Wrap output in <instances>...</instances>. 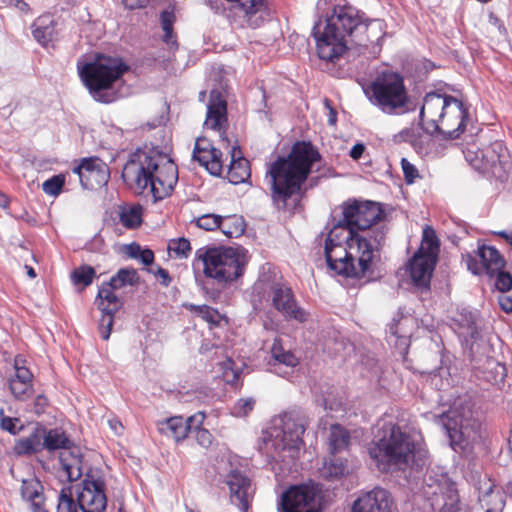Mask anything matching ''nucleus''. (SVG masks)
<instances>
[{
  "mask_svg": "<svg viewBox=\"0 0 512 512\" xmlns=\"http://www.w3.org/2000/svg\"><path fill=\"white\" fill-rule=\"evenodd\" d=\"M368 25L365 14L350 5H333L328 8L312 28L319 58L335 62L350 45L366 46L363 35Z\"/></svg>",
  "mask_w": 512,
  "mask_h": 512,
  "instance_id": "nucleus-1",
  "label": "nucleus"
},
{
  "mask_svg": "<svg viewBox=\"0 0 512 512\" xmlns=\"http://www.w3.org/2000/svg\"><path fill=\"white\" fill-rule=\"evenodd\" d=\"M373 434L368 453L379 470H418L426 464L427 451L417 447L411 436L392 421L380 419Z\"/></svg>",
  "mask_w": 512,
  "mask_h": 512,
  "instance_id": "nucleus-2",
  "label": "nucleus"
},
{
  "mask_svg": "<svg viewBox=\"0 0 512 512\" xmlns=\"http://www.w3.org/2000/svg\"><path fill=\"white\" fill-rule=\"evenodd\" d=\"M124 181L137 193L148 190L155 201L169 196L178 181L176 164L166 155L154 150L138 149L124 165Z\"/></svg>",
  "mask_w": 512,
  "mask_h": 512,
  "instance_id": "nucleus-3",
  "label": "nucleus"
},
{
  "mask_svg": "<svg viewBox=\"0 0 512 512\" xmlns=\"http://www.w3.org/2000/svg\"><path fill=\"white\" fill-rule=\"evenodd\" d=\"M370 103L389 115H403L413 112L420 107L419 119L423 121L426 108L441 106L440 123L437 130L446 139H457L468 125L472 126V112L463 98H368Z\"/></svg>",
  "mask_w": 512,
  "mask_h": 512,
  "instance_id": "nucleus-4",
  "label": "nucleus"
},
{
  "mask_svg": "<svg viewBox=\"0 0 512 512\" xmlns=\"http://www.w3.org/2000/svg\"><path fill=\"white\" fill-rule=\"evenodd\" d=\"M320 160L319 152L309 142H297L287 157H279L269 167L272 199L281 207L287 200L300 192L315 162Z\"/></svg>",
  "mask_w": 512,
  "mask_h": 512,
  "instance_id": "nucleus-5",
  "label": "nucleus"
},
{
  "mask_svg": "<svg viewBox=\"0 0 512 512\" xmlns=\"http://www.w3.org/2000/svg\"><path fill=\"white\" fill-rule=\"evenodd\" d=\"M308 425L305 413L293 409L275 417L263 432L261 452L270 462L290 463L303 445V434Z\"/></svg>",
  "mask_w": 512,
  "mask_h": 512,
  "instance_id": "nucleus-6",
  "label": "nucleus"
},
{
  "mask_svg": "<svg viewBox=\"0 0 512 512\" xmlns=\"http://www.w3.org/2000/svg\"><path fill=\"white\" fill-rule=\"evenodd\" d=\"M431 419L443 429L450 447L458 453L470 446L480 429L475 403L469 394L458 396L447 411L431 414Z\"/></svg>",
  "mask_w": 512,
  "mask_h": 512,
  "instance_id": "nucleus-7",
  "label": "nucleus"
},
{
  "mask_svg": "<svg viewBox=\"0 0 512 512\" xmlns=\"http://www.w3.org/2000/svg\"><path fill=\"white\" fill-rule=\"evenodd\" d=\"M246 263V250L242 247L204 246L196 250L192 268L196 280L203 272L207 278L223 284L239 278Z\"/></svg>",
  "mask_w": 512,
  "mask_h": 512,
  "instance_id": "nucleus-8",
  "label": "nucleus"
},
{
  "mask_svg": "<svg viewBox=\"0 0 512 512\" xmlns=\"http://www.w3.org/2000/svg\"><path fill=\"white\" fill-rule=\"evenodd\" d=\"M348 235V259L353 271H349L351 278L370 277L373 274L375 259L378 251L385 242L386 229L381 226L369 232Z\"/></svg>",
  "mask_w": 512,
  "mask_h": 512,
  "instance_id": "nucleus-9",
  "label": "nucleus"
},
{
  "mask_svg": "<svg viewBox=\"0 0 512 512\" xmlns=\"http://www.w3.org/2000/svg\"><path fill=\"white\" fill-rule=\"evenodd\" d=\"M79 75L90 92L110 89L129 70L121 58L97 54L91 62L78 65Z\"/></svg>",
  "mask_w": 512,
  "mask_h": 512,
  "instance_id": "nucleus-10",
  "label": "nucleus"
},
{
  "mask_svg": "<svg viewBox=\"0 0 512 512\" xmlns=\"http://www.w3.org/2000/svg\"><path fill=\"white\" fill-rule=\"evenodd\" d=\"M254 289L264 291L266 301L286 320H295L298 323L308 320L309 314L297 304L291 288L280 277L275 276L273 280H268L263 275Z\"/></svg>",
  "mask_w": 512,
  "mask_h": 512,
  "instance_id": "nucleus-11",
  "label": "nucleus"
},
{
  "mask_svg": "<svg viewBox=\"0 0 512 512\" xmlns=\"http://www.w3.org/2000/svg\"><path fill=\"white\" fill-rule=\"evenodd\" d=\"M72 446V441L66 433L60 428L44 430V448L49 452L63 449L69 450ZM61 470L59 477L69 482H74L82 476L81 460L78 455L72 452L64 451L59 457Z\"/></svg>",
  "mask_w": 512,
  "mask_h": 512,
  "instance_id": "nucleus-12",
  "label": "nucleus"
},
{
  "mask_svg": "<svg viewBox=\"0 0 512 512\" xmlns=\"http://www.w3.org/2000/svg\"><path fill=\"white\" fill-rule=\"evenodd\" d=\"M380 216L381 210L376 203L354 201L343 205L341 223L345 224L349 231H353V235L362 234L367 232Z\"/></svg>",
  "mask_w": 512,
  "mask_h": 512,
  "instance_id": "nucleus-13",
  "label": "nucleus"
},
{
  "mask_svg": "<svg viewBox=\"0 0 512 512\" xmlns=\"http://www.w3.org/2000/svg\"><path fill=\"white\" fill-rule=\"evenodd\" d=\"M318 490L310 485L291 486L281 497L280 512H320Z\"/></svg>",
  "mask_w": 512,
  "mask_h": 512,
  "instance_id": "nucleus-14",
  "label": "nucleus"
},
{
  "mask_svg": "<svg viewBox=\"0 0 512 512\" xmlns=\"http://www.w3.org/2000/svg\"><path fill=\"white\" fill-rule=\"evenodd\" d=\"M116 288L109 282H104L98 289L96 303L101 311L99 331L103 340H108L114 323V315L122 306L123 301L116 295Z\"/></svg>",
  "mask_w": 512,
  "mask_h": 512,
  "instance_id": "nucleus-15",
  "label": "nucleus"
},
{
  "mask_svg": "<svg viewBox=\"0 0 512 512\" xmlns=\"http://www.w3.org/2000/svg\"><path fill=\"white\" fill-rule=\"evenodd\" d=\"M81 485L82 488L78 494L81 510L83 512H104L107 506L104 481L87 475Z\"/></svg>",
  "mask_w": 512,
  "mask_h": 512,
  "instance_id": "nucleus-16",
  "label": "nucleus"
},
{
  "mask_svg": "<svg viewBox=\"0 0 512 512\" xmlns=\"http://www.w3.org/2000/svg\"><path fill=\"white\" fill-rule=\"evenodd\" d=\"M371 89L372 96H408L404 76L389 68L377 71Z\"/></svg>",
  "mask_w": 512,
  "mask_h": 512,
  "instance_id": "nucleus-17",
  "label": "nucleus"
},
{
  "mask_svg": "<svg viewBox=\"0 0 512 512\" xmlns=\"http://www.w3.org/2000/svg\"><path fill=\"white\" fill-rule=\"evenodd\" d=\"M224 481L230 491L231 503L237 506L242 512H247L251 493L250 479L240 471L232 470L226 475Z\"/></svg>",
  "mask_w": 512,
  "mask_h": 512,
  "instance_id": "nucleus-18",
  "label": "nucleus"
},
{
  "mask_svg": "<svg viewBox=\"0 0 512 512\" xmlns=\"http://www.w3.org/2000/svg\"><path fill=\"white\" fill-rule=\"evenodd\" d=\"M222 152L216 149L208 139L198 138L193 150V159L197 160L200 165L204 166L211 175H221Z\"/></svg>",
  "mask_w": 512,
  "mask_h": 512,
  "instance_id": "nucleus-19",
  "label": "nucleus"
},
{
  "mask_svg": "<svg viewBox=\"0 0 512 512\" xmlns=\"http://www.w3.org/2000/svg\"><path fill=\"white\" fill-rule=\"evenodd\" d=\"M437 258L417 252L409 261V274L414 286L419 289H429L432 272Z\"/></svg>",
  "mask_w": 512,
  "mask_h": 512,
  "instance_id": "nucleus-20",
  "label": "nucleus"
},
{
  "mask_svg": "<svg viewBox=\"0 0 512 512\" xmlns=\"http://www.w3.org/2000/svg\"><path fill=\"white\" fill-rule=\"evenodd\" d=\"M390 494L383 488H374L359 496L352 505V512H389Z\"/></svg>",
  "mask_w": 512,
  "mask_h": 512,
  "instance_id": "nucleus-21",
  "label": "nucleus"
},
{
  "mask_svg": "<svg viewBox=\"0 0 512 512\" xmlns=\"http://www.w3.org/2000/svg\"><path fill=\"white\" fill-rule=\"evenodd\" d=\"M333 240L325 241L324 253L327 266L336 274L349 277V271L352 270L351 262L348 259V242L340 245H333Z\"/></svg>",
  "mask_w": 512,
  "mask_h": 512,
  "instance_id": "nucleus-22",
  "label": "nucleus"
},
{
  "mask_svg": "<svg viewBox=\"0 0 512 512\" xmlns=\"http://www.w3.org/2000/svg\"><path fill=\"white\" fill-rule=\"evenodd\" d=\"M230 68L223 65L213 66L207 73L206 89L201 90L198 96H229Z\"/></svg>",
  "mask_w": 512,
  "mask_h": 512,
  "instance_id": "nucleus-23",
  "label": "nucleus"
},
{
  "mask_svg": "<svg viewBox=\"0 0 512 512\" xmlns=\"http://www.w3.org/2000/svg\"><path fill=\"white\" fill-rule=\"evenodd\" d=\"M298 363V358L291 351L285 350L281 340L276 338L271 347V371L281 377H287Z\"/></svg>",
  "mask_w": 512,
  "mask_h": 512,
  "instance_id": "nucleus-24",
  "label": "nucleus"
},
{
  "mask_svg": "<svg viewBox=\"0 0 512 512\" xmlns=\"http://www.w3.org/2000/svg\"><path fill=\"white\" fill-rule=\"evenodd\" d=\"M505 149L500 142H495L482 149L481 159L483 167L480 173L501 179L504 176L503 158Z\"/></svg>",
  "mask_w": 512,
  "mask_h": 512,
  "instance_id": "nucleus-25",
  "label": "nucleus"
},
{
  "mask_svg": "<svg viewBox=\"0 0 512 512\" xmlns=\"http://www.w3.org/2000/svg\"><path fill=\"white\" fill-rule=\"evenodd\" d=\"M250 164L247 159L241 156V151L233 147L231 161L227 171V179L232 184H240L250 178Z\"/></svg>",
  "mask_w": 512,
  "mask_h": 512,
  "instance_id": "nucleus-26",
  "label": "nucleus"
},
{
  "mask_svg": "<svg viewBox=\"0 0 512 512\" xmlns=\"http://www.w3.org/2000/svg\"><path fill=\"white\" fill-rule=\"evenodd\" d=\"M227 121V102L225 98H209L205 126L212 130H220Z\"/></svg>",
  "mask_w": 512,
  "mask_h": 512,
  "instance_id": "nucleus-27",
  "label": "nucleus"
},
{
  "mask_svg": "<svg viewBox=\"0 0 512 512\" xmlns=\"http://www.w3.org/2000/svg\"><path fill=\"white\" fill-rule=\"evenodd\" d=\"M478 256L480 258L482 269L489 277H493L495 271L503 269L505 260L499 251L493 246L482 245L478 248Z\"/></svg>",
  "mask_w": 512,
  "mask_h": 512,
  "instance_id": "nucleus-28",
  "label": "nucleus"
},
{
  "mask_svg": "<svg viewBox=\"0 0 512 512\" xmlns=\"http://www.w3.org/2000/svg\"><path fill=\"white\" fill-rule=\"evenodd\" d=\"M158 430L161 434L179 442L184 440L189 434V425L182 416H174L159 422Z\"/></svg>",
  "mask_w": 512,
  "mask_h": 512,
  "instance_id": "nucleus-29",
  "label": "nucleus"
},
{
  "mask_svg": "<svg viewBox=\"0 0 512 512\" xmlns=\"http://www.w3.org/2000/svg\"><path fill=\"white\" fill-rule=\"evenodd\" d=\"M44 448V429H36L29 436L20 439L15 445L18 455H30L42 451Z\"/></svg>",
  "mask_w": 512,
  "mask_h": 512,
  "instance_id": "nucleus-30",
  "label": "nucleus"
},
{
  "mask_svg": "<svg viewBox=\"0 0 512 512\" xmlns=\"http://www.w3.org/2000/svg\"><path fill=\"white\" fill-rule=\"evenodd\" d=\"M460 336L474 339L477 334L476 314L466 308L461 309L453 319Z\"/></svg>",
  "mask_w": 512,
  "mask_h": 512,
  "instance_id": "nucleus-31",
  "label": "nucleus"
},
{
  "mask_svg": "<svg viewBox=\"0 0 512 512\" xmlns=\"http://www.w3.org/2000/svg\"><path fill=\"white\" fill-rule=\"evenodd\" d=\"M350 434L339 424H334L330 428L329 451L331 455H336L346 450L349 446Z\"/></svg>",
  "mask_w": 512,
  "mask_h": 512,
  "instance_id": "nucleus-32",
  "label": "nucleus"
},
{
  "mask_svg": "<svg viewBox=\"0 0 512 512\" xmlns=\"http://www.w3.org/2000/svg\"><path fill=\"white\" fill-rule=\"evenodd\" d=\"M21 496L24 500L31 503V508L34 511L36 506H42V485L35 479H24L21 485Z\"/></svg>",
  "mask_w": 512,
  "mask_h": 512,
  "instance_id": "nucleus-33",
  "label": "nucleus"
},
{
  "mask_svg": "<svg viewBox=\"0 0 512 512\" xmlns=\"http://www.w3.org/2000/svg\"><path fill=\"white\" fill-rule=\"evenodd\" d=\"M348 472L347 461L336 455L325 460L321 468V475L327 480L338 479Z\"/></svg>",
  "mask_w": 512,
  "mask_h": 512,
  "instance_id": "nucleus-34",
  "label": "nucleus"
},
{
  "mask_svg": "<svg viewBox=\"0 0 512 512\" xmlns=\"http://www.w3.org/2000/svg\"><path fill=\"white\" fill-rule=\"evenodd\" d=\"M117 290L126 286H135L139 282V276L134 268H121L108 281Z\"/></svg>",
  "mask_w": 512,
  "mask_h": 512,
  "instance_id": "nucleus-35",
  "label": "nucleus"
},
{
  "mask_svg": "<svg viewBox=\"0 0 512 512\" xmlns=\"http://www.w3.org/2000/svg\"><path fill=\"white\" fill-rule=\"evenodd\" d=\"M219 229L228 238L241 236L245 231L244 220L236 215L222 217Z\"/></svg>",
  "mask_w": 512,
  "mask_h": 512,
  "instance_id": "nucleus-36",
  "label": "nucleus"
},
{
  "mask_svg": "<svg viewBox=\"0 0 512 512\" xmlns=\"http://www.w3.org/2000/svg\"><path fill=\"white\" fill-rule=\"evenodd\" d=\"M119 220L125 228H137L142 222V208L136 205L122 207L119 212Z\"/></svg>",
  "mask_w": 512,
  "mask_h": 512,
  "instance_id": "nucleus-37",
  "label": "nucleus"
},
{
  "mask_svg": "<svg viewBox=\"0 0 512 512\" xmlns=\"http://www.w3.org/2000/svg\"><path fill=\"white\" fill-rule=\"evenodd\" d=\"M108 171L104 164L100 167L92 171L88 175H81V186L84 189H94L96 186H100L102 184L107 183L108 181Z\"/></svg>",
  "mask_w": 512,
  "mask_h": 512,
  "instance_id": "nucleus-38",
  "label": "nucleus"
},
{
  "mask_svg": "<svg viewBox=\"0 0 512 512\" xmlns=\"http://www.w3.org/2000/svg\"><path fill=\"white\" fill-rule=\"evenodd\" d=\"M217 367L218 371L221 372L223 381L229 384H234L238 381L241 370L232 358L226 357L224 361L217 363Z\"/></svg>",
  "mask_w": 512,
  "mask_h": 512,
  "instance_id": "nucleus-39",
  "label": "nucleus"
},
{
  "mask_svg": "<svg viewBox=\"0 0 512 512\" xmlns=\"http://www.w3.org/2000/svg\"><path fill=\"white\" fill-rule=\"evenodd\" d=\"M438 251L439 241L435 231L430 227H426L423 230L422 244L418 252L426 255H432L433 257L437 258Z\"/></svg>",
  "mask_w": 512,
  "mask_h": 512,
  "instance_id": "nucleus-40",
  "label": "nucleus"
},
{
  "mask_svg": "<svg viewBox=\"0 0 512 512\" xmlns=\"http://www.w3.org/2000/svg\"><path fill=\"white\" fill-rule=\"evenodd\" d=\"M96 275V271L89 265H82L73 270L71 273V279L74 284H81L83 287L89 286Z\"/></svg>",
  "mask_w": 512,
  "mask_h": 512,
  "instance_id": "nucleus-41",
  "label": "nucleus"
},
{
  "mask_svg": "<svg viewBox=\"0 0 512 512\" xmlns=\"http://www.w3.org/2000/svg\"><path fill=\"white\" fill-rule=\"evenodd\" d=\"M32 34L34 39L43 47H47L53 40L54 27L50 25H40L35 23L33 25Z\"/></svg>",
  "mask_w": 512,
  "mask_h": 512,
  "instance_id": "nucleus-42",
  "label": "nucleus"
},
{
  "mask_svg": "<svg viewBox=\"0 0 512 512\" xmlns=\"http://www.w3.org/2000/svg\"><path fill=\"white\" fill-rule=\"evenodd\" d=\"M168 250L176 258H187L191 251L190 241L186 238L172 239L168 243Z\"/></svg>",
  "mask_w": 512,
  "mask_h": 512,
  "instance_id": "nucleus-43",
  "label": "nucleus"
},
{
  "mask_svg": "<svg viewBox=\"0 0 512 512\" xmlns=\"http://www.w3.org/2000/svg\"><path fill=\"white\" fill-rule=\"evenodd\" d=\"M64 185L65 176L63 174H58L44 181L42 184V190L45 194L56 197L61 193Z\"/></svg>",
  "mask_w": 512,
  "mask_h": 512,
  "instance_id": "nucleus-44",
  "label": "nucleus"
},
{
  "mask_svg": "<svg viewBox=\"0 0 512 512\" xmlns=\"http://www.w3.org/2000/svg\"><path fill=\"white\" fill-rule=\"evenodd\" d=\"M222 216L217 214H203L193 221L196 226L205 230V231H213L215 229H219L221 225Z\"/></svg>",
  "mask_w": 512,
  "mask_h": 512,
  "instance_id": "nucleus-45",
  "label": "nucleus"
},
{
  "mask_svg": "<svg viewBox=\"0 0 512 512\" xmlns=\"http://www.w3.org/2000/svg\"><path fill=\"white\" fill-rule=\"evenodd\" d=\"M0 427L2 430L9 432L12 435L18 434L23 425L19 418L9 417L4 414L3 408L0 409Z\"/></svg>",
  "mask_w": 512,
  "mask_h": 512,
  "instance_id": "nucleus-46",
  "label": "nucleus"
},
{
  "mask_svg": "<svg viewBox=\"0 0 512 512\" xmlns=\"http://www.w3.org/2000/svg\"><path fill=\"white\" fill-rule=\"evenodd\" d=\"M103 163L98 158H85L82 159L80 164L73 168V172L78 175L79 181L81 180V175H88L98 167H100Z\"/></svg>",
  "mask_w": 512,
  "mask_h": 512,
  "instance_id": "nucleus-47",
  "label": "nucleus"
},
{
  "mask_svg": "<svg viewBox=\"0 0 512 512\" xmlns=\"http://www.w3.org/2000/svg\"><path fill=\"white\" fill-rule=\"evenodd\" d=\"M9 387L14 397L19 400L26 399L32 392V384L12 378L9 381Z\"/></svg>",
  "mask_w": 512,
  "mask_h": 512,
  "instance_id": "nucleus-48",
  "label": "nucleus"
},
{
  "mask_svg": "<svg viewBox=\"0 0 512 512\" xmlns=\"http://www.w3.org/2000/svg\"><path fill=\"white\" fill-rule=\"evenodd\" d=\"M349 232V228L345 224L341 223V219L338 221L336 225L330 230L326 241L330 239L333 240V245L339 243L340 245L347 243V233Z\"/></svg>",
  "mask_w": 512,
  "mask_h": 512,
  "instance_id": "nucleus-49",
  "label": "nucleus"
},
{
  "mask_svg": "<svg viewBox=\"0 0 512 512\" xmlns=\"http://www.w3.org/2000/svg\"><path fill=\"white\" fill-rule=\"evenodd\" d=\"M255 400L253 398H241L235 402L231 409V414L235 417H245L254 408Z\"/></svg>",
  "mask_w": 512,
  "mask_h": 512,
  "instance_id": "nucleus-50",
  "label": "nucleus"
},
{
  "mask_svg": "<svg viewBox=\"0 0 512 512\" xmlns=\"http://www.w3.org/2000/svg\"><path fill=\"white\" fill-rule=\"evenodd\" d=\"M495 287L500 292H507L512 288V276L510 273L500 269L499 271H495Z\"/></svg>",
  "mask_w": 512,
  "mask_h": 512,
  "instance_id": "nucleus-51",
  "label": "nucleus"
},
{
  "mask_svg": "<svg viewBox=\"0 0 512 512\" xmlns=\"http://www.w3.org/2000/svg\"><path fill=\"white\" fill-rule=\"evenodd\" d=\"M79 500L77 502L69 495L61 493L59 496V502L57 506L58 512H78Z\"/></svg>",
  "mask_w": 512,
  "mask_h": 512,
  "instance_id": "nucleus-52",
  "label": "nucleus"
},
{
  "mask_svg": "<svg viewBox=\"0 0 512 512\" xmlns=\"http://www.w3.org/2000/svg\"><path fill=\"white\" fill-rule=\"evenodd\" d=\"M401 167L406 183L413 184L415 180L419 177V173L415 165L410 163L406 158H402Z\"/></svg>",
  "mask_w": 512,
  "mask_h": 512,
  "instance_id": "nucleus-53",
  "label": "nucleus"
},
{
  "mask_svg": "<svg viewBox=\"0 0 512 512\" xmlns=\"http://www.w3.org/2000/svg\"><path fill=\"white\" fill-rule=\"evenodd\" d=\"M481 152L482 150H471L468 149L466 152H464L466 161L477 171H481V168L483 167L482 160L481 159Z\"/></svg>",
  "mask_w": 512,
  "mask_h": 512,
  "instance_id": "nucleus-54",
  "label": "nucleus"
},
{
  "mask_svg": "<svg viewBox=\"0 0 512 512\" xmlns=\"http://www.w3.org/2000/svg\"><path fill=\"white\" fill-rule=\"evenodd\" d=\"M176 20L174 8L164 9L160 13V23L163 30H167L173 28L174 22Z\"/></svg>",
  "mask_w": 512,
  "mask_h": 512,
  "instance_id": "nucleus-55",
  "label": "nucleus"
},
{
  "mask_svg": "<svg viewBox=\"0 0 512 512\" xmlns=\"http://www.w3.org/2000/svg\"><path fill=\"white\" fill-rule=\"evenodd\" d=\"M205 419V414L203 412H197L194 415L185 419L186 423L189 425V433L196 432L198 429H203L202 424Z\"/></svg>",
  "mask_w": 512,
  "mask_h": 512,
  "instance_id": "nucleus-56",
  "label": "nucleus"
},
{
  "mask_svg": "<svg viewBox=\"0 0 512 512\" xmlns=\"http://www.w3.org/2000/svg\"><path fill=\"white\" fill-rule=\"evenodd\" d=\"M195 433L197 443L200 446L204 448H208L211 446L213 442V436L207 429H198V431H196Z\"/></svg>",
  "mask_w": 512,
  "mask_h": 512,
  "instance_id": "nucleus-57",
  "label": "nucleus"
},
{
  "mask_svg": "<svg viewBox=\"0 0 512 512\" xmlns=\"http://www.w3.org/2000/svg\"><path fill=\"white\" fill-rule=\"evenodd\" d=\"M199 313L202 315L203 319L207 322L215 323L217 318V313L214 309L209 306L202 305L198 307Z\"/></svg>",
  "mask_w": 512,
  "mask_h": 512,
  "instance_id": "nucleus-58",
  "label": "nucleus"
},
{
  "mask_svg": "<svg viewBox=\"0 0 512 512\" xmlns=\"http://www.w3.org/2000/svg\"><path fill=\"white\" fill-rule=\"evenodd\" d=\"M12 379L19 380L22 382H28L29 384H32V374L31 372L25 368V367H16L15 375L12 377Z\"/></svg>",
  "mask_w": 512,
  "mask_h": 512,
  "instance_id": "nucleus-59",
  "label": "nucleus"
},
{
  "mask_svg": "<svg viewBox=\"0 0 512 512\" xmlns=\"http://www.w3.org/2000/svg\"><path fill=\"white\" fill-rule=\"evenodd\" d=\"M324 104H325V107L328 110V124L330 126H335L336 123H337V111L334 108V106L332 105V103L329 100V98H325Z\"/></svg>",
  "mask_w": 512,
  "mask_h": 512,
  "instance_id": "nucleus-60",
  "label": "nucleus"
},
{
  "mask_svg": "<svg viewBox=\"0 0 512 512\" xmlns=\"http://www.w3.org/2000/svg\"><path fill=\"white\" fill-rule=\"evenodd\" d=\"M137 259L140 260L142 264L146 266L151 265L154 261V253L150 249H142Z\"/></svg>",
  "mask_w": 512,
  "mask_h": 512,
  "instance_id": "nucleus-61",
  "label": "nucleus"
},
{
  "mask_svg": "<svg viewBox=\"0 0 512 512\" xmlns=\"http://www.w3.org/2000/svg\"><path fill=\"white\" fill-rule=\"evenodd\" d=\"M123 3L127 9L134 10L146 7L149 0H123Z\"/></svg>",
  "mask_w": 512,
  "mask_h": 512,
  "instance_id": "nucleus-62",
  "label": "nucleus"
},
{
  "mask_svg": "<svg viewBox=\"0 0 512 512\" xmlns=\"http://www.w3.org/2000/svg\"><path fill=\"white\" fill-rule=\"evenodd\" d=\"M365 150V146L362 143H356L350 150V157L354 160H358L361 158L363 152Z\"/></svg>",
  "mask_w": 512,
  "mask_h": 512,
  "instance_id": "nucleus-63",
  "label": "nucleus"
},
{
  "mask_svg": "<svg viewBox=\"0 0 512 512\" xmlns=\"http://www.w3.org/2000/svg\"><path fill=\"white\" fill-rule=\"evenodd\" d=\"M499 305L503 311L506 313L512 312V297L510 296H501L499 298Z\"/></svg>",
  "mask_w": 512,
  "mask_h": 512,
  "instance_id": "nucleus-64",
  "label": "nucleus"
}]
</instances>
